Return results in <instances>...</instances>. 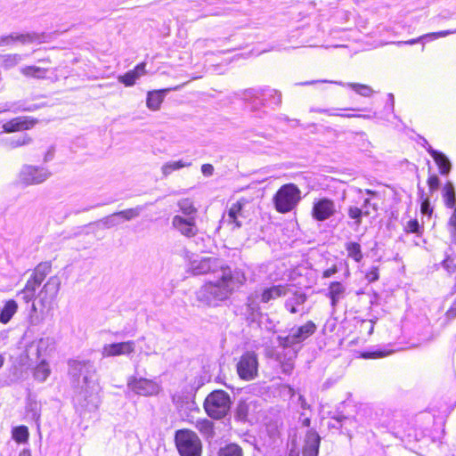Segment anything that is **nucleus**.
Returning <instances> with one entry per match:
<instances>
[{"mask_svg":"<svg viewBox=\"0 0 456 456\" xmlns=\"http://www.w3.org/2000/svg\"><path fill=\"white\" fill-rule=\"evenodd\" d=\"M61 287V279L54 275L48 279L43 289L39 292L42 301L53 300L57 296Z\"/></svg>","mask_w":456,"mask_h":456,"instance_id":"15","label":"nucleus"},{"mask_svg":"<svg viewBox=\"0 0 456 456\" xmlns=\"http://www.w3.org/2000/svg\"><path fill=\"white\" fill-rule=\"evenodd\" d=\"M346 250L347 256L353 258L355 262H360L362 259V253L361 245L357 242H348L346 244Z\"/></svg>","mask_w":456,"mask_h":456,"instance_id":"40","label":"nucleus"},{"mask_svg":"<svg viewBox=\"0 0 456 456\" xmlns=\"http://www.w3.org/2000/svg\"><path fill=\"white\" fill-rule=\"evenodd\" d=\"M427 151L438 166L440 174L442 175H447L452 168V165L448 158L443 152L434 150L431 146H429Z\"/></svg>","mask_w":456,"mask_h":456,"instance_id":"19","label":"nucleus"},{"mask_svg":"<svg viewBox=\"0 0 456 456\" xmlns=\"http://www.w3.org/2000/svg\"><path fill=\"white\" fill-rule=\"evenodd\" d=\"M387 354V353L386 352H383V351H375V352H372V353H368V354H363V357L364 358H369V357H384Z\"/></svg>","mask_w":456,"mask_h":456,"instance_id":"60","label":"nucleus"},{"mask_svg":"<svg viewBox=\"0 0 456 456\" xmlns=\"http://www.w3.org/2000/svg\"><path fill=\"white\" fill-rule=\"evenodd\" d=\"M172 226L187 238H192L198 233L196 216H183L175 215L172 218Z\"/></svg>","mask_w":456,"mask_h":456,"instance_id":"11","label":"nucleus"},{"mask_svg":"<svg viewBox=\"0 0 456 456\" xmlns=\"http://www.w3.org/2000/svg\"><path fill=\"white\" fill-rule=\"evenodd\" d=\"M51 171L45 167L23 165L19 173V183L25 185H37L48 180Z\"/></svg>","mask_w":456,"mask_h":456,"instance_id":"7","label":"nucleus"},{"mask_svg":"<svg viewBox=\"0 0 456 456\" xmlns=\"http://www.w3.org/2000/svg\"><path fill=\"white\" fill-rule=\"evenodd\" d=\"M315 330L316 325L312 321H308L300 327H294L290 329L287 336H278V344L280 346L284 348L291 347L302 343L307 338L312 336Z\"/></svg>","mask_w":456,"mask_h":456,"instance_id":"6","label":"nucleus"},{"mask_svg":"<svg viewBox=\"0 0 456 456\" xmlns=\"http://www.w3.org/2000/svg\"><path fill=\"white\" fill-rule=\"evenodd\" d=\"M259 94L265 100L269 99L272 101L273 103H274L276 105H279L281 102V92H279L275 89H270V88L262 89L261 93H259Z\"/></svg>","mask_w":456,"mask_h":456,"instance_id":"42","label":"nucleus"},{"mask_svg":"<svg viewBox=\"0 0 456 456\" xmlns=\"http://www.w3.org/2000/svg\"><path fill=\"white\" fill-rule=\"evenodd\" d=\"M51 272V264L45 262L40 263L37 265V267L34 269L33 273L31 274V277L40 283L43 282L45 278L47 276V274Z\"/></svg>","mask_w":456,"mask_h":456,"instance_id":"35","label":"nucleus"},{"mask_svg":"<svg viewBox=\"0 0 456 456\" xmlns=\"http://www.w3.org/2000/svg\"><path fill=\"white\" fill-rule=\"evenodd\" d=\"M132 71L134 73V76L137 79L146 74V63L141 62L135 66Z\"/></svg>","mask_w":456,"mask_h":456,"instance_id":"54","label":"nucleus"},{"mask_svg":"<svg viewBox=\"0 0 456 456\" xmlns=\"http://www.w3.org/2000/svg\"><path fill=\"white\" fill-rule=\"evenodd\" d=\"M50 373L51 370L48 363L43 360L36 367L34 370V378L40 382H44L49 377Z\"/></svg>","mask_w":456,"mask_h":456,"instance_id":"37","label":"nucleus"},{"mask_svg":"<svg viewBox=\"0 0 456 456\" xmlns=\"http://www.w3.org/2000/svg\"><path fill=\"white\" fill-rule=\"evenodd\" d=\"M69 372L74 377L83 376L84 385L75 396L77 410L83 411H94L100 404L99 384L93 379V364L89 361L73 360L69 362Z\"/></svg>","mask_w":456,"mask_h":456,"instance_id":"2","label":"nucleus"},{"mask_svg":"<svg viewBox=\"0 0 456 456\" xmlns=\"http://www.w3.org/2000/svg\"><path fill=\"white\" fill-rule=\"evenodd\" d=\"M177 206L180 211L183 214V216H196L198 210L191 200L187 198L182 199L178 200Z\"/></svg>","mask_w":456,"mask_h":456,"instance_id":"33","label":"nucleus"},{"mask_svg":"<svg viewBox=\"0 0 456 456\" xmlns=\"http://www.w3.org/2000/svg\"><path fill=\"white\" fill-rule=\"evenodd\" d=\"M231 408L230 395L224 390H215L210 393L204 402L207 414L216 419L226 416Z\"/></svg>","mask_w":456,"mask_h":456,"instance_id":"3","label":"nucleus"},{"mask_svg":"<svg viewBox=\"0 0 456 456\" xmlns=\"http://www.w3.org/2000/svg\"><path fill=\"white\" fill-rule=\"evenodd\" d=\"M253 402L240 401L236 408V417L240 420H246Z\"/></svg>","mask_w":456,"mask_h":456,"instance_id":"43","label":"nucleus"},{"mask_svg":"<svg viewBox=\"0 0 456 456\" xmlns=\"http://www.w3.org/2000/svg\"><path fill=\"white\" fill-rule=\"evenodd\" d=\"M243 204L240 201H237L229 208L227 216H224V221L229 224H232L233 228H240L241 222L240 220L242 215Z\"/></svg>","mask_w":456,"mask_h":456,"instance_id":"18","label":"nucleus"},{"mask_svg":"<svg viewBox=\"0 0 456 456\" xmlns=\"http://www.w3.org/2000/svg\"><path fill=\"white\" fill-rule=\"evenodd\" d=\"M12 438L19 444H24L28 440L29 433L26 426H19L12 428Z\"/></svg>","mask_w":456,"mask_h":456,"instance_id":"41","label":"nucleus"},{"mask_svg":"<svg viewBox=\"0 0 456 456\" xmlns=\"http://www.w3.org/2000/svg\"><path fill=\"white\" fill-rule=\"evenodd\" d=\"M366 279L369 282L376 281L379 279V269L378 267H372L367 273Z\"/></svg>","mask_w":456,"mask_h":456,"instance_id":"55","label":"nucleus"},{"mask_svg":"<svg viewBox=\"0 0 456 456\" xmlns=\"http://www.w3.org/2000/svg\"><path fill=\"white\" fill-rule=\"evenodd\" d=\"M224 267L229 266L224 265L218 258L216 257H197L191 260L189 265V269L193 275L212 273L213 276H215Z\"/></svg>","mask_w":456,"mask_h":456,"instance_id":"8","label":"nucleus"},{"mask_svg":"<svg viewBox=\"0 0 456 456\" xmlns=\"http://www.w3.org/2000/svg\"><path fill=\"white\" fill-rule=\"evenodd\" d=\"M37 357L47 354L54 348V339L50 337H45L38 339L36 342Z\"/></svg>","mask_w":456,"mask_h":456,"instance_id":"30","label":"nucleus"},{"mask_svg":"<svg viewBox=\"0 0 456 456\" xmlns=\"http://www.w3.org/2000/svg\"><path fill=\"white\" fill-rule=\"evenodd\" d=\"M456 33V29L454 30H442V31H439V32H432V33H428V34H425L423 36H420L417 38H413V39H410V40H407V41H397V42H393V44L396 45H415L419 42H420L421 40L425 39V38H428L429 40H436L439 37H444L446 36H449L451 34H454Z\"/></svg>","mask_w":456,"mask_h":456,"instance_id":"22","label":"nucleus"},{"mask_svg":"<svg viewBox=\"0 0 456 456\" xmlns=\"http://www.w3.org/2000/svg\"><path fill=\"white\" fill-rule=\"evenodd\" d=\"M428 185L429 192L432 194L438 190L440 186V180L436 175H430L428 179Z\"/></svg>","mask_w":456,"mask_h":456,"instance_id":"51","label":"nucleus"},{"mask_svg":"<svg viewBox=\"0 0 456 456\" xmlns=\"http://www.w3.org/2000/svg\"><path fill=\"white\" fill-rule=\"evenodd\" d=\"M201 173L205 176H211L214 174V167L211 164H203L201 166Z\"/></svg>","mask_w":456,"mask_h":456,"instance_id":"58","label":"nucleus"},{"mask_svg":"<svg viewBox=\"0 0 456 456\" xmlns=\"http://www.w3.org/2000/svg\"><path fill=\"white\" fill-rule=\"evenodd\" d=\"M442 266L450 273L456 272V255H447L442 262Z\"/></svg>","mask_w":456,"mask_h":456,"instance_id":"47","label":"nucleus"},{"mask_svg":"<svg viewBox=\"0 0 456 456\" xmlns=\"http://www.w3.org/2000/svg\"><path fill=\"white\" fill-rule=\"evenodd\" d=\"M27 415L38 424L41 416V404L34 397L28 396L26 404Z\"/></svg>","mask_w":456,"mask_h":456,"instance_id":"28","label":"nucleus"},{"mask_svg":"<svg viewBox=\"0 0 456 456\" xmlns=\"http://www.w3.org/2000/svg\"><path fill=\"white\" fill-rule=\"evenodd\" d=\"M346 288L345 286L338 282L333 281L330 283L329 287V297L331 301L332 307H335L337 304L345 297Z\"/></svg>","mask_w":456,"mask_h":456,"instance_id":"24","label":"nucleus"},{"mask_svg":"<svg viewBox=\"0 0 456 456\" xmlns=\"http://www.w3.org/2000/svg\"><path fill=\"white\" fill-rule=\"evenodd\" d=\"M300 200V191L293 183L282 185L273 197L275 208L280 213L291 211Z\"/></svg>","mask_w":456,"mask_h":456,"instance_id":"5","label":"nucleus"},{"mask_svg":"<svg viewBox=\"0 0 456 456\" xmlns=\"http://www.w3.org/2000/svg\"><path fill=\"white\" fill-rule=\"evenodd\" d=\"M288 456H299V452L296 450L291 449Z\"/></svg>","mask_w":456,"mask_h":456,"instance_id":"64","label":"nucleus"},{"mask_svg":"<svg viewBox=\"0 0 456 456\" xmlns=\"http://www.w3.org/2000/svg\"><path fill=\"white\" fill-rule=\"evenodd\" d=\"M311 111H315L319 113H325L330 116H339L343 118H362L366 119H370L371 117L370 115H356V114H344V113H337L333 112L330 110L327 109H311Z\"/></svg>","mask_w":456,"mask_h":456,"instance_id":"46","label":"nucleus"},{"mask_svg":"<svg viewBox=\"0 0 456 456\" xmlns=\"http://www.w3.org/2000/svg\"><path fill=\"white\" fill-rule=\"evenodd\" d=\"M196 428L207 438H211L215 435L214 424L207 419H198L195 424Z\"/></svg>","mask_w":456,"mask_h":456,"instance_id":"32","label":"nucleus"},{"mask_svg":"<svg viewBox=\"0 0 456 456\" xmlns=\"http://www.w3.org/2000/svg\"><path fill=\"white\" fill-rule=\"evenodd\" d=\"M38 39V36L36 33H27L20 35H9L0 37V46L9 45L13 42L19 41L22 44L31 43Z\"/></svg>","mask_w":456,"mask_h":456,"instance_id":"21","label":"nucleus"},{"mask_svg":"<svg viewBox=\"0 0 456 456\" xmlns=\"http://www.w3.org/2000/svg\"><path fill=\"white\" fill-rule=\"evenodd\" d=\"M420 225L416 219L410 220L405 226L407 232L420 233Z\"/></svg>","mask_w":456,"mask_h":456,"instance_id":"52","label":"nucleus"},{"mask_svg":"<svg viewBox=\"0 0 456 456\" xmlns=\"http://www.w3.org/2000/svg\"><path fill=\"white\" fill-rule=\"evenodd\" d=\"M18 310V304L15 300L10 299L5 302L0 312V322L6 324Z\"/></svg>","mask_w":456,"mask_h":456,"instance_id":"27","label":"nucleus"},{"mask_svg":"<svg viewBox=\"0 0 456 456\" xmlns=\"http://www.w3.org/2000/svg\"><path fill=\"white\" fill-rule=\"evenodd\" d=\"M142 206H136L135 208H127L125 210L118 211V215L120 216L121 223L123 221H131L136 217H138L142 211L143 210Z\"/></svg>","mask_w":456,"mask_h":456,"instance_id":"39","label":"nucleus"},{"mask_svg":"<svg viewBox=\"0 0 456 456\" xmlns=\"http://www.w3.org/2000/svg\"><path fill=\"white\" fill-rule=\"evenodd\" d=\"M127 386L133 392L142 396L157 395L161 389L159 383L144 378L131 377L127 381Z\"/></svg>","mask_w":456,"mask_h":456,"instance_id":"10","label":"nucleus"},{"mask_svg":"<svg viewBox=\"0 0 456 456\" xmlns=\"http://www.w3.org/2000/svg\"><path fill=\"white\" fill-rule=\"evenodd\" d=\"M335 83L338 84L340 86H345V84H343L342 82H335ZM346 86H347L348 87L353 89L356 94H358L363 97H370L374 93L373 89L367 85L359 84V83H347V84H346Z\"/></svg>","mask_w":456,"mask_h":456,"instance_id":"34","label":"nucleus"},{"mask_svg":"<svg viewBox=\"0 0 456 456\" xmlns=\"http://www.w3.org/2000/svg\"><path fill=\"white\" fill-rule=\"evenodd\" d=\"M289 291V289L283 285H274L270 288H266L261 294V301L263 303H268L271 300L286 296Z\"/></svg>","mask_w":456,"mask_h":456,"instance_id":"20","label":"nucleus"},{"mask_svg":"<svg viewBox=\"0 0 456 456\" xmlns=\"http://www.w3.org/2000/svg\"><path fill=\"white\" fill-rule=\"evenodd\" d=\"M0 142L9 148H17L28 144L31 142V138L28 134H23L19 137L3 138L2 134H0Z\"/></svg>","mask_w":456,"mask_h":456,"instance_id":"31","label":"nucleus"},{"mask_svg":"<svg viewBox=\"0 0 456 456\" xmlns=\"http://www.w3.org/2000/svg\"><path fill=\"white\" fill-rule=\"evenodd\" d=\"M22 61V55L18 53H10L3 55L1 58V66L9 69L18 65Z\"/></svg>","mask_w":456,"mask_h":456,"instance_id":"38","label":"nucleus"},{"mask_svg":"<svg viewBox=\"0 0 456 456\" xmlns=\"http://www.w3.org/2000/svg\"><path fill=\"white\" fill-rule=\"evenodd\" d=\"M175 440L181 456H201V442L193 431L177 430Z\"/></svg>","mask_w":456,"mask_h":456,"instance_id":"4","label":"nucleus"},{"mask_svg":"<svg viewBox=\"0 0 456 456\" xmlns=\"http://www.w3.org/2000/svg\"><path fill=\"white\" fill-rule=\"evenodd\" d=\"M20 294L21 295L22 297V299L26 302V303H28L30 301H32L34 298H35V296L36 294L31 292V291H28L25 289H23Z\"/></svg>","mask_w":456,"mask_h":456,"instance_id":"57","label":"nucleus"},{"mask_svg":"<svg viewBox=\"0 0 456 456\" xmlns=\"http://www.w3.org/2000/svg\"><path fill=\"white\" fill-rule=\"evenodd\" d=\"M370 215L369 209H362L355 206H350L348 208V216L351 219L354 220V224L359 226L362 224V217L368 216Z\"/></svg>","mask_w":456,"mask_h":456,"instance_id":"36","label":"nucleus"},{"mask_svg":"<svg viewBox=\"0 0 456 456\" xmlns=\"http://www.w3.org/2000/svg\"><path fill=\"white\" fill-rule=\"evenodd\" d=\"M336 212L335 203L328 199H321L314 203L312 216L317 221H325Z\"/></svg>","mask_w":456,"mask_h":456,"instance_id":"13","label":"nucleus"},{"mask_svg":"<svg viewBox=\"0 0 456 456\" xmlns=\"http://www.w3.org/2000/svg\"><path fill=\"white\" fill-rule=\"evenodd\" d=\"M180 87H181V86H177L174 88H166V89L153 90V91L148 92L147 99H146L147 107L151 110H159L166 94L168 92H170L171 90H178Z\"/></svg>","mask_w":456,"mask_h":456,"instance_id":"17","label":"nucleus"},{"mask_svg":"<svg viewBox=\"0 0 456 456\" xmlns=\"http://www.w3.org/2000/svg\"><path fill=\"white\" fill-rule=\"evenodd\" d=\"M118 80L126 86H132L135 84L137 78L135 77L134 73L132 70H129L124 75L119 76Z\"/></svg>","mask_w":456,"mask_h":456,"instance_id":"49","label":"nucleus"},{"mask_svg":"<svg viewBox=\"0 0 456 456\" xmlns=\"http://www.w3.org/2000/svg\"><path fill=\"white\" fill-rule=\"evenodd\" d=\"M258 360L255 352H246L237 363V372L240 379L252 380L257 376Z\"/></svg>","mask_w":456,"mask_h":456,"instance_id":"9","label":"nucleus"},{"mask_svg":"<svg viewBox=\"0 0 456 456\" xmlns=\"http://www.w3.org/2000/svg\"><path fill=\"white\" fill-rule=\"evenodd\" d=\"M338 267L336 265H333L330 268H327L326 270L323 271L322 273V277L323 278H330L331 277L333 274L337 273H338Z\"/></svg>","mask_w":456,"mask_h":456,"instance_id":"59","label":"nucleus"},{"mask_svg":"<svg viewBox=\"0 0 456 456\" xmlns=\"http://www.w3.org/2000/svg\"><path fill=\"white\" fill-rule=\"evenodd\" d=\"M306 301L305 294L300 291H295L292 293L291 297H289L285 303V307L291 314H296L298 312L297 306L302 305Z\"/></svg>","mask_w":456,"mask_h":456,"instance_id":"25","label":"nucleus"},{"mask_svg":"<svg viewBox=\"0 0 456 456\" xmlns=\"http://www.w3.org/2000/svg\"><path fill=\"white\" fill-rule=\"evenodd\" d=\"M134 348L135 343L132 340L106 344L102 348V355L103 357L128 355L134 352Z\"/></svg>","mask_w":456,"mask_h":456,"instance_id":"12","label":"nucleus"},{"mask_svg":"<svg viewBox=\"0 0 456 456\" xmlns=\"http://www.w3.org/2000/svg\"><path fill=\"white\" fill-rule=\"evenodd\" d=\"M36 120L28 117L14 118L3 125L4 132L13 133L27 130L34 126Z\"/></svg>","mask_w":456,"mask_h":456,"instance_id":"14","label":"nucleus"},{"mask_svg":"<svg viewBox=\"0 0 456 456\" xmlns=\"http://www.w3.org/2000/svg\"><path fill=\"white\" fill-rule=\"evenodd\" d=\"M191 166V161H185L183 159L170 160V161L164 163L161 166L160 170H161L162 176L166 178V177L169 176L172 173L178 171L184 167H189Z\"/></svg>","mask_w":456,"mask_h":456,"instance_id":"23","label":"nucleus"},{"mask_svg":"<svg viewBox=\"0 0 456 456\" xmlns=\"http://www.w3.org/2000/svg\"><path fill=\"white\" fill-rule=\"evenodd\" d=\"M40 285L41 283L39 281L30 276V278L27 281L24 289L36 294V291Z\"/></svg>","mask_w":456,"mask_h":456,"instance_id":"53","label":"nucleus"},{"mask_svg":"<svg viewBox=\"0 0 456 456\" xmlns=\"http://www.w3.org/2000/svg\"><path fill=\"white\" fill-rule=\"evenodd\" d=\"M246 99H248L249 97L255 96L254 90L249 89L246 91Z\"/></svg>","mask_w":456,"mask_h":456,"instance_id":"63","label":"nucleus"},{"mask_svg":"<svg viewBox=\"0 0 456 456\" xmlns=\"http://www.w3.org/2000/svg\"><path fill=\"white\" fill-rule=\"evenodd\" d=\"M245 281L246 276L241 270L224 267L196 291V299L208 307L219 306L221 303L229 299Z\"/></svg>","mask_w":456,"mask_h":456,"instance_id":"1","label":"nucleus"},{"mask_svg":"<svg viewBox=\"0 0 456 456\" xmlns=\"http://www.w3.org/2000/svg\"><path fill=\"white\" fill-rule=\"evenodd\" d=\"M298 403L302 409H309L310 405L306 403L305 397L303 395L298 396Z\"/></svg>","mask_w":456,"mask_h":456,"instance_id":"62","label":"nucleus"},{"mask_svg":"<svg viewBox=\"0 0 456 456\" xmlns=\"http://www.w3.org/2000/svg\"><path fill=\"white\" fill-rule=\"evenodd\" d=\"M320 443V436L315 431L309 430L305 438L303 456H318Z\"/></svg>","mask_w":456,"mask_h":456,"instance_id":"16","label":"nucleus"},{"mask_svg":"<svg viewBox=\"0 0 456 456\" xmlns=\"http://www.w3.org/2000/svg\"><path fill=\"white\" fill-rule=\"evenodd\" d=\"M448 229L451 233L452 241L456 243V208L448 221Z\"/></svg>","mask_w":456,"mask_h":456,"instance_id":"50","label":"nucleus"},{"mask_svg":"<svg viewBox=\"0 0 456 456\" xmlns=\"http://www.w3.org/2000/svg\"><path fill=\"white\" fill-rule=\"evenodd\" d=\"M419 190L420 192V200H421V206H420V211L423 215L430 216L433 213V208L430 205V200L428 197L424 198V191L423 190Z\"/></svg>","mask_w":456,"mask_h":456,"instance_id":"48","label":"nucleus"},{"mask_svg":"<svg viewBox=\"0 0 456 456\" xmlns=\"http://www.w3.org/2000/svg\"><path fill=\"white\" fill-rule=\"evenodd\" d=\"M20 71L23 76H25L27 77L42 79L46 77L48 69L30 65V66L22 67Z\"/></svg>","mask_w":456,"mask_h":456,"instance_id":"29","label":"nucleus"},{"mask_svg":"<svg viewBox=\"0 0 456 456\" xmlns=\"http://www.w3.org/2000/svg\"><path fill=\"white\" fill-rule=\"evenodd\" d=\"M362 209H369L370 211V208H372L373 211L378 210V205L377 203L371 202L370 199L366 198L363 200V203L362 205Z\"/></svg>","mask_w":456,"mask_h":456,"instance_id":"56","label":"nucleus"},{"mask_svg":"<svg viewBox=\"0 0 456 456\" xmlns=\"http://www.w3.org/2000/svg\"><path fill=\"white\" fill-rule=\"evenodd\" d=\"M293 370V364L289 362L282 364V371L284 373L289 374L291 370Z\"/></svg>","mask_w":456,"mask_h":456,"instance_id":"61","label":"nucleus"},{"mask_svg":"<svg viewBox=\"0 0 456 456\" xmlns=\"http://www.w3.org/2000/svg\"><path fill=\"white\" fill-rule=\"evenodd\" d=\"M442 196L444 205L454 210L456 208V194L452 183L447 182L444 184L442 190Z\"/></svg>","mask_w":456,"mask_h":456,"instance_id":"26","label":"nucleus"},{"mask_svg":"<svg viewBox=\"0 0 456 456\" xmlns=\"http://www.w3.org/2000/svg\"><path fill=\"white\" fill-rule=\"evenodd\" d=\"M99 223L102 224L104 228L110 229L121 224L120 216L118 212H115L110 216H107L101 220Z\"/></svg>","mask_w":456,"mask_h":456,"instance_id":"45","label":"nucleus"},{"mask_svg":"<svg viewBox=\"0 0 456 456\" xmlns=\"http://www.w3.org/2000/svg\"><path fill=\"white\" fill-rule=\"evenodd\" d=\"M219 456H243V452L238 444H230L220 449Z\"/></svg>","mask_w":456,"mask_h":456,"instance_id":"44","label":"nucleus"}]
</instances>
